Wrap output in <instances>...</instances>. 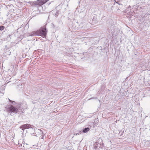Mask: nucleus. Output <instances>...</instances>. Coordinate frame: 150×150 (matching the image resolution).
Here are the masks:
<instances>
[{"instance_id":"nucleus-1","label":"nucleus","mask_w":150,"mask_h":150,"mask_svg":"<svg viewBox=\"0 0 150 150\" xmlns=\"http://www.w3.org/2000/svg\"><path fill=\"white\" fill-rule=\"evenodd\" d=\"M22 105V104L19 103L16 106L13 105H8L5 107L7 112L10 114L11 116L14 115L15 114L18 113L19 110H21V106Z\"/></svg>"},{"instance_id":"nucleus-2","label":"nucleus","mask_w":150,"mask_h":150,"mask_svg":"<svg viewBox=\"0 0 150 150\" xmlns=\"http://www.w3.org/2000/svg\"><path fill=\"white\" fill-rule=\"evenodd\" d=\"M46 24L41 27L39 30L33 31L29 34V36L40 35L42 38H45L47 35V30L46 28Z\"/></svg>"},{"instance_id":"nucleus-3","label":"nucleus","mask_w":150,"mask_h":150,"mask_svg":"<svg viewBox=\"0 0 150 150\" xmlns=\"http://www.w3.org/2000/svg\"><path fill=\"white\" fill-rule=\"evenodd\" d=\"M48 0H38L35 1H30L28 2L32 6L37 7H40L41 6L47 2Z\"/></svg>"},{"instance_id":"nucleus-4","label":"nucleus","mask_w":150,"mask_h":150,"mask_svg":"<svg viewBox=\"0 0 150 150\" xmlns=\"http://www.w3.org/2000/svg\"><path fill=\"white\" fill-rule=\"evenodd\" d=\"M32 125L29 124H26L22 125L20 126V128L21 129L23 130H24L25 129L30 128L31 127Z\"/></svg>"},{"instance_id":"nucleus-5","label":"nucleus","mask_w":150,"mask_h":150,"mask_svg":"<svg viewBox=\"0 0 150 150\" xmlns=\"http://www.w3.org/2000/svg\"><path fill=\"white\" fill-rule=\"evenodd\" d=\"M144 25L143 27L144 29L145 30H147L150 25V23L149 21L144 22Z\"/></svg>"},{"instance_id":"nucleus-6","label":"nucleus","mask_w":150,"mask_h":150,"mask_svg":"<svg viewBox=\"0 0 150 150\" xmlns=\"http://www.w3.org/2000/svg\"><path fill=\"white\" fill-rule=\"evenodd\" d=\"M86 24L85 23H81L80 26V27L81 28V29L82 30H85L88 29L87 27H86Z\"/></svg>"},{"instance_id":"nucleus-7","label":"nucleus","mask_w":150,"mask_h":150,"mask_svg":"<svg viewBox=\"0 0 150 150\" xmlns=\"http://www.w3.org/2000/svg\"><path fill=\"white\" fill-rule=\"evenodd\" d=\"M94 148L96 150H97L100 147V144L98 142H96L94 144Z\"/></svg>"},{"instance_id":"nucleus-8","label":"nucleus","mask_w":150,"mask_h":150,"mask_svg":"<svg viewBox=\"0 0 150 150\" xmlns=\"http://www.w3.org/2000/svg\"><path fill=\"white\" fill-rule=\"evenodd\" d=\"M1 90H0V94H1V96H3V94L4 93V91L5 90V86H2L1 87Z\"/></svg>"},{"instance_id":"nucleus-9","label":"nucleus","mask_w":150,"mask_h":150,"mask_svg":"<svg viewBox=\"0 0 150 150\" xmlns=\"http://www.w3.org/2000/svg\"><path fill=\"white\" fill-rule=\"evenodd\" d=\"M97 21L95 18L93 17L92 21H91V24H95L97 23Z\"/></svg>"},{"instance_id":"nucleus-10","label":"nucleus","mask_w":150,"mask_h":150,"mask_svg":"<svg viewBox=\"0 0 150 150\" xmlns=\"http://www.w3.org/2000/svg\"><path fill=\"white\" fill-rule=\"evenodd\" d=\"M90 128L89 127L85 128L83 130L82 132L84 133H86L89 131Z\"/></svg>"},{"instance_id":"nucleus-11","label":"nucleus","mask_w":150,"mask_h":150,"mask_svg":"<svg viewBox=\"0 0 150 150\" xmlns=\"http://www.w3.org/2000/svg\"><path fill=\"white\" fill-rule=\"evenodd\" d=\"M98 121V120L97 119H95V120L94 122L93 123V127H94L95 126L97 125H98V122H97Z\"/></svg>"},{"instance_id":"nucleus-12","label":"nucleus","mask_w":150,"mask_h":150,"mask_svg":"<svg viewBox=\"0 0 150 150\" xmlns=\"http://www.w3.org/2000/svg\"><path fill=\"white\" fill-rule=\"evenodd\" d=\"M39 130L40 131V132H41V135L40 137V138L41 139H43L44 138V134H43V132H42V131H41V130H40L39 129Z\"/></svg>"},{"instance_id":"nucleus-13","label":"nucleus","mask_w":150,"mask_h":150,"mask_svg":"<svg viewBox=\"0 0 150 150\" xmlns=\"http://www.w3.org/2000/svg\"><path fill=\"white\" fill-rule=\"evenodd\" d=\"M4 28L5 27L3 25L0 26V30H3Z\"/></svg>"},{"instance_id":"nucleus-14","label":"nucleus","mask_w":150,"mask_h":150,"mask_svg":"<svg viewBox=\"0 0 150 150\" xmlns=\"http://www.w3.org/2000/svg\"><path fill=\"white\" fill-rule=\"evenodd\" d=\"M11 103H12L13 104V105H14L15 104H17L16 102L13 101H12V102Z\"/></svg>"},{"instance_id":"nucleus-15","label":"nucleus","mask_w":150,"mask_h":150,"mask_svg":"<svg viewBox=\"0 0 150 150\" xmlns=\"http://www.w3.org/2000/svg\"><path fill=\"white\" fill-rule=\"evenodd\" d=\"M58 12L57 11H56L55 13H54L55 15L56 16L58 15Z\"/></svg>"},{"instance_id":"nucleus-16","label":"nucleus","mask_w":150,"mask_h":150,"mask_svg":"<svg viewBox=\"0 0 150 150\" xmlns=\"http://www.w3.org/2000/svg\"><path fill=\"white\" fill-rule=\"evenodd\" d=\"M12 6V5H11V4H9L8 5V6H9V7H10V6Z\"/></svg>"},{"instance_id":"nucleus-17","label":"nucleus","mask_w":150,"mask_h":150,"mask_svg":"<svg viewBox=\"0 0 150 150\" xmlns=\"http://www.w3.org/2000/svg\"><path fill=\"white\" fill-rule=\"evenodd\" d=\"M8 99V100L9 101H10L11 103L12 102V100H10L9 99Z\"/></svg>"},{"instance_id":"nucleus-18","label":"nucleus","mask_w":150,"mask_h":150,"mask_svg":"<svg viewBox=\"0 0 150 150\" xmlns=\"http://www.w3.org/2000/svg\"><path fill=\"white\" fill-rule=\"evenodd\" d=\"M25 105H26V103L25 102ZM26 107V105L25 106H24V107Z\"/></svg>"},{"instance_id":"nucleus-19","label":"nucleus","mask_w":150,"mask_h":150,"mask_svg":"<svg viewBox=\"0 0 150 150\" xmlns=\"http://www.w3.org/2000/svg\"><path fill=\"white\" fill-rule=\"evenodd\" d=\"M11 36V35H8V37H10Z\"/></svg>"},{"instance_id":"nucleus-20","label":"nucleus","mask_w":150,"mask_h":150,"mask_svg":"<svg viewBox=\"0 0 150 150\" xmlns=\"http://www.w3.org/2000/svg\"><path fill=\"white\" fill-rule=\"evenodd\" d=\"M115 2H116V3H117V4H118V1H115Z\"/></svg>"},{"instance_id":"nucleus-21","label":"nucleus","mask_w":150,"mask_h":150,"mask_svg":"<svg viewBox=\"0 0 150 150\" xmlns=\"http://www.w3.org/2000/svg\"><path fill=\"white\" fill-rule=\"evenodd\" d=\"M95 99H97V98L96 97L95 98Z\"/></svg>"}]
</instances>
